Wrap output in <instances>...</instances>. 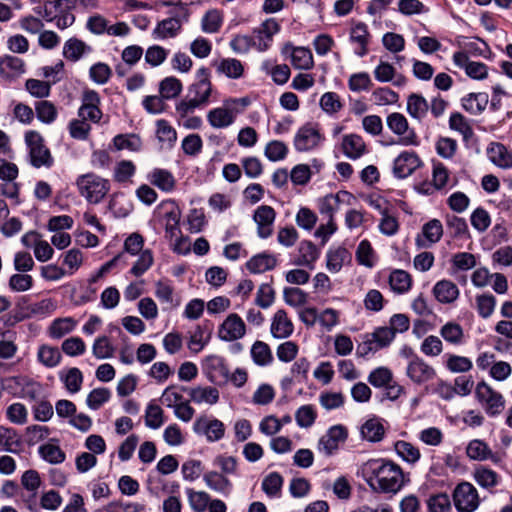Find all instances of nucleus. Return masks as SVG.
I'll use <instances>...</instances> for the list:
<instances>
[{
  "mask_svg": "<svg viewBox=\"0 0 512 512\" xmlns=\"http://www.w3.org/2000/svg\"><path fill=\"white\" fill-rule=\"evenodd\" d=\"M233 112L224 107H218L210 110L207 114L209 124L214 128H225L234 122Z\"/></svg>",
  "mask_w": 512,
  "mask_h": 512,
  "instance_id": "28",
  "label": "nucleus"
},
{
  "mask_svg": "<svg viewBox=\"0 0 512 512\" xmlns=\"http://www.w3.org/2000/svg\"><path fill=\"white\" fill-rule=\"evenodd\" d=\"M445 367L452 373H465L472 369V361L465 356L447 354Z\"/></svg>",
  "mask_w": 512,
  "mask_h": 512,
  "instance_id": "41",
  "label": "nucleus"
},
{
  "mask_svg": "<svg viewBox=\"0 0 512 512\" xmlns=\"http://www.w3.org/2000/svg\"><path fill=\"white\" fill-rule=\"evenodd\" d=\"M203 480L210 489L219 492L223 495H228L231 491V481L224 475L216 471H210L205 473L203 476Z\"/></svg>",
  "mask_w": 512,
  "mask_h": 512,
  "instance_id": "27",
  "label": "nucleus"
},
{
  "mask_svg": "<svg viewBox=\"0 0 512 512\" xmlns=\"http://www.w3.org/2000/svg\"><path fill=\"white\" fill-rule=\"evenodd\" d=\"M291 61L295 68L308 70L313 66V56L309 49L304 47L293 48Z\"/></svg>",
  "mask_w": 512,
  "mask_h": 512,
  "instance_id": "47",
  "label": "nucleus"
},
{
  "mask_svg": "<svg viewBox=\"0 0 512 512\" xmlns=\"http://www.w3.org/2000/svg\"><path fill=\"white\" fill-rule=\"evenodd\" d=\"M245 334L246 325L236 313L229 314L218 329V337L226 342L241 339Z\"/></svg>",
  "mask_w": 512,
  "mask_h": 512,
  "instance_id": "10",
  "label": "nucleus"
},
{
  "mask_svg": "<svg viewBox=\"0 0 512 512\" xmlns=\"http://www.w3.org/2000/svg\"><path fill=\"white\" fill-rule=\"evenodd\" d=\"M369 39L370 33L365 23L358 22L351 28L350 41L358 44V48L355 50V54L358 56L363 57L368 53Z\"/></svg>",
  "mask_w": 512,
  "mask_h": 512,
  "instance_id": "21",
  "label": "nucleus"
},
{
  "mask_svg": "<svg viewBox=\"0 0 512 512\" xmlns=\"http://www.w3.org/2000/svg\"><path fill=\"white\" fill-rule=\"evenodd\" d=\"M467 455L473 460L492 459V451L488 445L478 439L472 440L467 446Z\"/></svg>",
  "mask_w": 512,
  "mask_h": 512,
  "instance_id": "51",
  "label": "nucleus"
},
{
  "mask_svg": "<svg viewBox=\"0 0 512 512\" xmlns=\"http://www.w3.org/2000/svg\"><path fill=\"white\" fill-rule=\"evenodd\" d=\"M347 429L342 425L332 426L318 442V450L330 456L338 450L340 443L347 438Z\"/></svg>",
  "mask_w": 512,
  "mask_h": 512,
  "instance_id": "12",
  "label": "nucleus"
},
{
  "mask_svg": "<svg viewBox=\"0 0 512 512\" xmlns=\"http://www.w3.org/2000/svg\"><path fill=\"white\" fill-rule=\"evenodd\" d=\"M217 71L224 74L228 78L238 79L242 77L244 73V67L238 59L226 58L221 60L217 66Z\"/></svg>",
  "mask_w": 512,
  "mask_h": 512,
  "instance_id": "39",
  "label": "nucleus"
},
{
  "mask_svg": "<svg viewBox=\"0 0 512 512\" xmlns=\"http://www.w3.org/2000/svg\"><path fill=\"white\" fill-rule=\"evenodd\" d=\"M60 378L70 393H77L81 389L83 375L78 368H69L66 373L60 374Z\"/></svg>",
  "mask_w": 512,
  "mask_h": 512,
  "instance_id": "45",
  "label": "nucleus"
},
{
  "mask_svg": "<svg viewBox=\"0 0 512 512\" xmlns=\"http://www.w3.org/2000/svg\"><path fill=\"white\" fill-rule=\"evenodd\" d=\"M251 357L258 366H267L273 361V354L269 345L263 341H256L251 347Z\"/></svg>",
  "mask_w": 512,
  "mask_h": 512,
  "instance_id": "33",
  "label": "nucleus"
},
{
  "mask_svg": "<svg viewBox=\"0 0 512 512\" xmlns=\"http://www.w3.org/2000/svg\"><path fill=\"white\" fill-rule=\"evenodd\" d=\"M191 400L195 403L206 402L209 404H215L219 400V392L216 388L208 387H196L189 391Z\"/></svg>",
  "mask_w": 512,
  "mask_h": 512,
  "instance_id": "36",
  "label": "nucleus"
},
{
  "mask_svg": "<svg viewBox=\"0 0 512 512\" xmlns=\"http://www.w3.org/2000/svg\"><path fill=\"white\" fill-rule=\"evenodd\" d=\"M277 259L274 255L267 252L254 255L247 263V269L253 274L264 273L274 269Z\"/></svg>",
  "mask_w": 512,
  "mask_h": 512,
  "instance_id": "22",
  "label": "nucleus"
},
{
  "mask_svg": "<svg viewBox=\"0 0 512 512\" xmlns=\"http://www.w3.org/2000/svg\"><path fill=\"white\" fill-rule=\"evenodd\" d=\"M169 51L160 45H152L145 52V61L152 67L161 65L167 58Z\"/></svg>",
  "mask_w": 512,
  "mask_h": 512,
  "instance_id": "62",
  "label": "nucleus"
},
{
  "mask_svg": "<svg viewBox=\"0 0 512 512\" xmlns=\"http://www.w3.org/2000/svg\"><path fill=\"white\" fill-rule=\"evenodd\" d=\"M275 217L276 212L271 206L261 205L255 210L253 220L257 224V234L260 238L266 239L272 235Z\"/></svg>",
  "mask_w": 512,
  "mask_h": 512,
  "instance_id": "14",
  "label": "nucleus"
},
{
  "mask_svg": "<svg viewBox=\"0 0 512 512\" xmlns=\"http://www.w3.org/2000/svg\"><path fill=\"white\" fill-rule=\"evenodd\" d=\"M442 235V223L438 219H432L423 225L421 234H418L415 239V244L418 248H428L439 242Z\"/></svg>",
  "mask_w": 512,
  "mask_h": 512,
  "instance_id": "15",
  "label": "nucleus"
},
{
  "mask_svg": "<svg viewBox=\"0 0 512 512\" xmlns=\"http://www.w3.org/2000/svg\"><path fill=\"white\" fill-rule=\"evenodd\" d=\"M212 332L213 323L209 320L204 321L190 336L188 348L194 353L200 352L210 341Z\"/></svg>",
  "mask_w": 512,
  "mask_h": 512,
  "instance_id": "19",
  "label": "nucleus"
},
{
  "mask_svg": "<svg viewBox=\"0 0 512 512\" xmlns=\"http://www.w3.org/2000/svg\"><path fill=\"white\" fill-rule=\"evenodd\" d=\"M349 257L348 250L343 247L330 250L327 254V269L330 272H338Z\"/></svg>",
  "mask_w": 512,
  "mask_h": 512,
  "instance_id": "52",
  "label": "nucleus"
},
{
  "mask_svg": "<svg viewBox=\"0 0 512 512\" xmlns=\"http://www.w3.org/2000/svg\"><path fill=\"white\" fill-rule=\"evenodd\" d=\"M39 454L45 461L51 464H60L66 458L64 451L58 445L52 443L41 445L39 447Z\"/></svg>",
  "mask_w": 512,
  "mask_h": 512,
  "instance_id": "46",
  "label": "nucleus"
},
{
  "mask_svg": "<svg viewBox=\"0 0 512 512\" xmlns=\"http://www.w3.org/2000/svg\"><path fill=\"white\" fill-rule=\"evenodd\" d=\"M394 449L398 456L408 463H416L421 456L419 449L407 441H397L394 444Z\"/></svg>",
  "mask_w": 512,
  "mask_h": 512,
  "instance_id": "43",
  "label": "nucleus"
},
{
  "mask_svg": "<svg viewBox=\"0 0 512 512\" xmlns=\"http://www.w3.org/2000/svg\"><path fill=\"white\" fill-rule=\"evenodd\" d=\"M79 194L91 204L100 203L110 190V183L94 173L80 175L76 180Z\"/></svg>",
  "mask_w": 512,
  "mask_h": 512,
  "instance_id": "2",
  "label": "nucleus"
},
{
  "mask_svg": "<svg viewBox=\"0 0 512 512\" xmlns=\"http://www.w3.org/2000/svg\"><path fill=\"white\" fill-rule=\"evenodd\" d=\"M86 48L87 45L83 41L71 38L64 44L63 55L67 60L75 62L82 57Z\"/></svg>",
  "mask_w": 512,
  "mask_h": 512,
  "instance_id": "50",
  "label": "nucleus"
},
{
  "mask_svg": "<svg viewBox=\"0 0 512 512\" xmlns=\"http://www.w3.org/2000/svg\"><path fill=\"white\" fill-rule=\"evenodd\" d=\"M429 110L427 100L420 94L413 93L407 99V111L415 119L422 120Z\"/></svg>",
  "mask_w": 512,
  "mask_h": 512,
  "instance_id": "30",
  "label": "nucleus"
},
{
  "mask_svg": "<svg viewBox=\"0 0 512 512\" xmlns=\"http://www.w3.org/2000/svg\"><path fill=\"white\" fill-rule=\"evenodd\" d=\"M487 156L495 165L508 168L512 166V153L507 148L498 142H492L487 148Z\"/></svg>",
  "mask_w": 512,
  "mask_h": 512,
  "instance_id": "25",
  "label": "nucleus"
},
{
  "mask_svg": "<svg viewBox=\"0 0 512 512\" xmlns=\"http://www.w3.org/2000/svg\"><path fill=\"white\" fill-rule=\"evenodd\" d=\"M388 128L398 135L400 138L396 142L404 146L418 145L416 133L413 129H409L408 121L406 117L398 112H394L387 117ZM395 142H390L394 144Z\"/></svg>",
  "mask_w": 512,
  "mask_h": 512,
  "instance_id": "6",
  "label": "nucleus"
},
{
  "mask_svg": "<svg viewBox=\"0 0 512 512\" xmlns=\"http://www.w3.org/2000/svg\"><path fill=\"white\" fill-rule=\"evenodd\" d=\"M110 397L111 392L108 388H95L88 394L86 404L90 409L98 410L109 401Z\"/></svg>",
  "mask_w": 512,
  "mask_h": 512,
  "instance_id": "54",
  "label": "nucleus"
},
{
  "mask_svg": "<svg viewBox=\"0 0 512 512\" xmlns=\"http://www.w3.org/2000/svg\"><path fill=\"white\" fill-rule=\"evenodd\" d=\"M185 23H187V12L182 10L177 18L167 17L159 21L153 29L152 35L155 39L162 40L175 38Z\"/></svg>",
  "mask_w": 512,
  "mask_h": 512,
  "instance_id": "9",
  "label": "nucleus"
},
{
  "mask_svg": "<svg viewBox=\"0 0 512 512\" xmlns=\"http://www.w3.org/2000/svg\"><path fill=\"white\" fill-rule=\"evenodd\" d=\"M475 397L483 406L486 414L490 417L500 415L505 409V399L502 394L495 391L485 381H481L477 384Z\"/></svg>",
  "mask_w": 512,
  "mask_h": 512,
  "instance_id": "4",
  "label": "nucleus"
},
{
  "mask_svg": "<svg viewBox=\"0 0 512 512\" xmlns=\"http://www.w3.org/2000/svg\"><path fill=\"white\" fill-rule=\"evenodd\" d=\"M20 447V438L13 428L0 426V451L17 453Z\"/></svg>",
  "mask_w": 512,
  "mask_h": 512,
  "instance_id": "29",
  "label": "nucleus"
},
{
  "mask_svg": "<svg viewBox=\"0 0 512 512\" xmlns=\"http://www.w3.org/2000/svg\"><path fill=\"white\" fill-rule=\"evenodd\" d=\"M299 265L313 268V263L320 255L319 249L311 241H302L299 245Z\"/></svg>",
  "mask_w": 512,
  "mask_h": 512,
  "instance_id": "38",
  "label": "nucleus"
},
{
  "mask_svg": "<svg viewBox=\"0 0 512 512\" xmlns=\"http://www.w3.org/2000/svg\"><path fill=\"white\" fill-rule=\"evenodd\" d=\"M406 374L415 384L426 383L436 377L435 369L419 356H414L407 365Z\"/></svg>",
  "mask_w": 512,
  "mask_h": 512,
  "instance_id": "11",
  "label": "nucleus"
},
{
  "mask_svg": "<svg viewBox=\"0 0 512 512\" xmlns=\"http://www.w3.org/2000/svg\"><path fill=\"white\" fill-rule=\"evenodd\" d=\"M351 196L347 191H340L337 194H328L323 197L319 202V211L322 215H327L329 218L333 217L336 210L339 209L341 203V196Z\"/></svg>",
  "mask_w": 512,
  "mask_h": 512,
  "instance_id": "34",
  "label": "nucleus"
},
{
  "mask_svg": "<svg viewBox=\"0 0 512 512\" xmlns=\"http://www.w3.org/2000/svg\"><path fill=\"white\" fill-rule=\"evenodd\" d=\"M447 228L451 231L454 238L469 236V229L464 218L453 214H447L445 217Z\"/></svg>",
  "mask_w": 512,
  "mask_h": 512,
  "instance_id": "53",
  "label": "nucleus"
},
{
  "mask_svg": "<svg viewBox=\"0 0 512 512\" xmlns=\"http://www.w3.org/2000/svg\"><path fill=\"white\" fill-rule=\"evenodd\" d=\"M190 507L194 512H204L210 502V495L204 491H195L192 488L186 489Z\"/></svg>",
  "mask_w": 512,
  "mask_h": 512,
  "instance_id": "48",
  "label": "nucleus"
},
{
  "mask_svg": "<svg viewBox=\"0 0 512 512\" xmlns=\"http://www.w3.org/2000/svg\"><path fill=\"white\" fill-rule=\"evenodd\" d=\"M24 73V62L16 56L6 55L0 58V76L5 79H14Z\"/></svg>",
  "mask_w": 512,
  "mask_h": 512,
  "instance_id": "24",
  "label": "nucleus"
},
{
  "mask_svg": "<svg viewBox=\"0 0 512 512\" xmlns=\"http://www.w3.org/2000/svg\"><path fill=\"white\" fill-rule=\"evenodd\" d=\"M77 322L71 317L57 318L48 328L49 336L53 339H60L72 332Z\"/></svg>",
  "mask_w": 512,
  "mask_h": 512,
  "instance_id": "32",
  "label": "nucleus"
},
{
  "mask_svg": "<svg viewBox=\"0 0 512 512\" xmlns=\"http://www.w3.org/2000/svg\"><path fill=\"white\" fill-rule=\"evenodd\" d=\"M113 144L117 150L128 149L131 151H138L141 148L142 142L140 137L135 134H120L114 137Z\"/></svg>",
  "mask_w": 512,
  "mask_h": 512,
  "instance_id": "57",
  "label": "nucleus"
},
{
  "mask_svg": "<svg viewBox=\"0 0 512 512\" xmlns=\"http://www.w3.org/2000/svg\"><path fill=\"white\" fill-rule=\"evenodd\" d=\"M294 326L292 321L288 318L287 312L283 309H279L275 312L270 332L274 338L284 339L292 335Z\"/></svg>",
  "mask_w": 512,
  "mask_h": 512,
  "instance_id": "18",
  "label": "nucleus"
},
{
  "mask_svg": "<svg viewBox=\"0 0 512 512\" xmlns=\"http://www.w3.org/2000/svg\"><path fill=\"white\" fill-rule=\"evenodd\" d=\"M92 353L97 359L111 358L114 354V347L107 336H101L95 339Z\"/></svg>",
  "mask_w": 512,
  "mask_h": 512,
  "instance_id": "59",
  "label": "nucleus"
},
{
  "mask_svg": "<svg viewBox=\"0 0 512 512\" xmlns=\"http://www.w3.org/2000/svg\"><path fill=\"white\" fill-rule=\"evenodd\" d=\"M435 298L444 304L454 302L459 296V289L456 284L450 280H441L433 287Z\"/></svg>",
  "mask_w": 512,
  "mask_h": 512,
  "instance_id": "23",
  "label": "nucleus"
},
{
  "mask_svg": "<svg viewBox=\"0 0 512 512\" xmlns=\"http://www.w3.org/2000/svg\"><path fill=\"white\" fill-rule=\"evenodd\" d=\"M25 88L32 96L43 99L50 95L51 83L31 78L26 80Z\"/></svg>",
  "mask_w": 512,
  "mask_h": 512,
  "instance_id": "58",
  "label": "nucleus"
},
{
  "mask_svg": "<svg viewBox=\"0 0 512 512\" xmlns=\"http://www.w3.org/2000/svg\"><path fill=\"white\" fill-rule=\"evenodd\" d=\"M182 91V83L176 77L164 78L159 85V92L164 99L177 97Z\"/></svg>",
  "mask_w": 512,
  "mask_h": 512,
  "instance_id": "49",
  "label": "nucleus"
},
{
  "mask_svg": "<svg viewBox=\"0 0 512 512\" xmlns=\"http://www.w3.org/2000/svg\"><path fill=\"white\" fill-rule=\"evenodd\" d=\"M384 433L382 423L376 418L367 420L361 427L362 437L370 442L381 441Z\"/></svg>",
  "mask_w": 512,
  "mask_h": 512,
  "instance_id": "35",
  "label": "nucleus"
},
{
  "mask_svg": "<svg viewBox=\"0 0 512 512\" xmlns=\"http://www.w3.org/2000/svg\"><path fill=\"white\" fill-rule=\"evenodd\" d=\"M25 142L29 148L30 163L33 167L50 168L53 165L54 159L39 132L34 130L27 131L25 133Z\"/></svg>",
  "mask_w": 512,
  "mask_h": 512,
  "instance_id": "3",
  "label": "nucleus"
},
{
  "mask_svg": "<svg viewBox=\"0 0 512 512\" xmlns=\"http://www.w3.org/2000/svg\"><path fill=\"white\" fill-rule=\"evenodd\" d=\"M37 357L40 363L49 368L57 366L62 358L57 347L48 345H42L39 347Z\"/></svg>",
  "mask_w": 512,
  "mask_h": 512,
  "instance_id": "40",
  "label": "nucleus"
},
{
  "mask_svg": "<svg viewBox=\"0 0 512 512\" xmlns=\"http://www.w3.org/2000/svg\"><path fill=\"white\" fill-rule=\"evenodd\" d=\"M453 61L455 65L463 68L466 74L473 79H484L487 77V66L482 62L470 61L466 51L454 53Z\"/></svg>",
  "mask_w": 512,
  "mask_h": 512,
  "instance_id": "16",
  "label": "nucleus"
},
{
  "mask_svg": "<svg viewBox=\"0 0 512 512\" xmlns=\"http://www.w3.org/2000/svg\"><path fill=\"white\" fill-rule=\"evenodd\" d=\"M207 368L209 369L210 378L214 381V378L219 375L224 379L228 378L229 370L222 357L212 355L206 359Z\"/></svg>",
  "mask_w": 512,
  "mask_h": 512,
  "instance_id": "60",
  "label": "nucleus"
},
{
  "mask_svg": "<svg viewBox=\"0 0 512 512\" xmlns=\"http://www.w3.org/2000/svg\"><path fill=\"white\" fill-rule=\"evenodd\" d=\"M453 498L455 507L459 512H473L479 505L477 490L468 482H462L457 485Z\"/></svg>",
  "mask_w": 512,
  "mask_h": 512,
  "instance_id": "8",
  "label": "nucleus"
},
{
  "mask_svg": "<svg viewBox=\"0 0 512 512\" xmlns=\"http://www.w3.org/2000/svg\"><path fill=\"white\" fill-rule=\"evenodd\" d=\"M61 349L66 355L76 357L85 352L86 345L82 338L73 336L62 342Z\"/></svg>",
  "mask_w": 512,
  "mask_h": 512,
  "instance_id": "64",
  "label": "nucleus"
},
{
  "mask_svg": "<svg viewBox=\"0 0 512 512\" xmlns=\"http://www.w3.org/2000/svg\"><path fill=\"white\" fill-rule=\"evenodd\" d=\"M342 150L346 157L356 160L366 152V144L363 138L357 134H349L343 137Z\"/></svg>",
  "mask_w": 512,
  "mask_h": 512,
  "instance_id": "20",
  "label": "nucleus"
},
{
  "mask_svg": "<svg viewBox=\"0 0 512 512\" xmlns=\"http://www.w3.org/2000/svg\"><path fill=\"white\" fill-rule=\"evenodd\" d=\"M193 430L197 434L205 435L210 442L218 441L224 436V424L218 419H208L201 416L193 424Z\"/></svg>",
  "mask_w": 512,
  "mask_h": 512,
  "instance_id": "13",
  "label": "nucleus"
},
{
  "mask_svg": "<svg viewBox=\"0 0 512 512\" xmlns=\"http://www.w3.org/2000/svg\"><path fill=\"white\" fill-rule=\"evenodd\" d=\"M35 112L37 118L45 124H51L54 122L58 114L56 106L48 100L36 102Z\"/></svg>",
  "mask_w": 512,
  "mask_h": 512,
  "instance_id": "42",
  "label": "nucleus"
},
{
  "mask_svg": "<svg viewBox=\"0 0 512 512\" xmlns=\"http://www.w3.org/2000/svg\"><path fill=\"white\" fill-rule=\"evenodd\" d=\"M389 285L394 292L403 294L410 290L412 277L405 270H394L389 276Z\"/></svg>",
  "mask_w": 512,
  "mask_h": 512,
  "instance_id": "31",
  "label": "nucleus"
},
{
  "mask_svg": "<svg viewBox=\"0 0 512 512\" xmlns=\"http://www.w3.org/2000/svg\"><path fill=\"white\" fill-rule=\"evenodd\" d=\"M222 25V17L218 10H209L202 18V30L206 33H216Z\"/></svg>",
  "mask_w": 512,
  "mask_h": 512,
  "instance_id": "61",
  "label": "nucleus"
},
{
  "mask_svg": "<svg viewBox=\"0 0 512 512\" xmlns=\"http://www.w3.org/2000/svg\"><path fill=\"white\" fill-rule=\"evenodd\" d=\"M368 486L377 493L396 494L405 484L402 468L392 461L371 459L362 468Z\"/></svg>",
  "mask_w": 512,
  "mask_h": 512,
  "instance_id": "1",
  "label": "nucleus"
},
{
  "mask_svg": "<svg viewBox=\"0 0 512 512\" xmlns=\"http://www.w3.org/2000/svg\"><path fill=\"white\" fill-rule=\"evenodd\" d=\"M421 160L415 152H402L395 160L393 173L397 178L410 176L419 166Z\"/></svg>",
  "mask_w": 512,
  "mask_h": 512,
  "instance_id": "17",
  "label": "nucleus"
},
{
  "mask_svg": "<svg viewBox=\"0 0 512 512\" xmlns=\"http://www.w3.org/2000/svg\"><path fill=\"white\" fill-rule=\"evenodd\" d=\"M150 182L163 191H171L175 187L174 176L165 169H154L150 174Z\"/></svg>",
  "mask_w": 512,
  "mask_h": 512,
  "instance_id": "37",
  "label": "nucleus"
},
{
  "mask_svg": "<svg viewBox=\"0 0 512 512\" xmlns=\"http://www.w3.org/2000/svg\"><path fill=\"white\" fill-rule=\"evenodd\" d=\"M287 154V145L279 140L268 142L264 150V155L272 162L283 160Z\"/></svg>",
  "mask_w": 512,
  "mask_h": 512,
  "instance_id": "56",
  "label": "nucleus"
},
{
  "mask_svg": "<svg viewBox=\"0 0 512 512\" xmlns=\"http://www.w3.org/2000/svg\"><path fill=\"white\" fill-rule=\"evenodd\" d=\"M135 171L136 167L132 161L122 160L114 168V180L118 183H125L135 174Z\"/></svg>",
  "mask_w": 512,
  "mask_h": 512,
  "instance_id": "63",
  "label": "nucleus"
},
{
  "mask_svg": "<svg viewBox=\"0 0 512 512\" xmlns=\"http://www.w3.org/2000/svg\"><path fill=\"white\" fill-rule=\"evenodd\" d=\"M439 333L441 337L451 345L459 346L464 343V330L462 326L456 322H447L440 328Z\"/></svg>",
  "mask_w": 512,
  "mask_h": 512,
  "instance_id": "26",
  "label": "nucleus"
},
{
  "mask_svg": "<svg viewBox=\"0 0 512 512\" xmlns=\"http://www.w3.org/2000/svg\"><path fill=\"white\" fill-rule=\"evenodd\" d=\"M196 79V82L191 84L188 89V97L197 102L199 106H204L209 102L212 92L209 69L201 67L197 71Z\"/></svg>",
  "mask_w": 512,
  "mask_h": 512,
  "instance_id": "7",
  "label": "nucleus"
},
{
  "mask_svg": "<svg viewBox=\"0 0 512 512\" xmlns=\"http://www.w3.org/2000/svg\"><path fill=\"white\" fill-rule=\"evenodd\" d=\"M283 485V477L278 472H272L262 481V489L269 497H276L280 494Z\"/></svg>",
  "mask_w": 512,
  "mask_h": 512,
  "instance_id": "55",
  "label": "nucleus"
},
{
  "mask_svg": "<svg viewBox=\"0 0 512 512\" xmlns=\"http://www.w3.org/2000/svg\"><path fill=\"white\" fill-rule=\"evenodd\" d=\"M449 127L452 130L458 131L465 142H468L473 137L474 132L465 117L458 112L452 113L449 119Z\"/></svg>",
  "mask_w": 512,
  "mask_h": 512,
  "instance_id": "44",
  "label": "nucleus"
},
{
  "mask_svg": "<svg viewBox=\"0 0 512 512\" xmlns=\"http://www.w3.org/2000/svg\"><path fill=\"white\" fill-rule=\"evenodd\" d=\"M318 124L306 123L300 127L294 137V147L299 152H307L316 149L323 141Z\"/></svg>",
  "mask_w": 512,
  "mask_h": 512,
  "instance_id": "5",
  "label": "nucleus"
}]
</instances>
